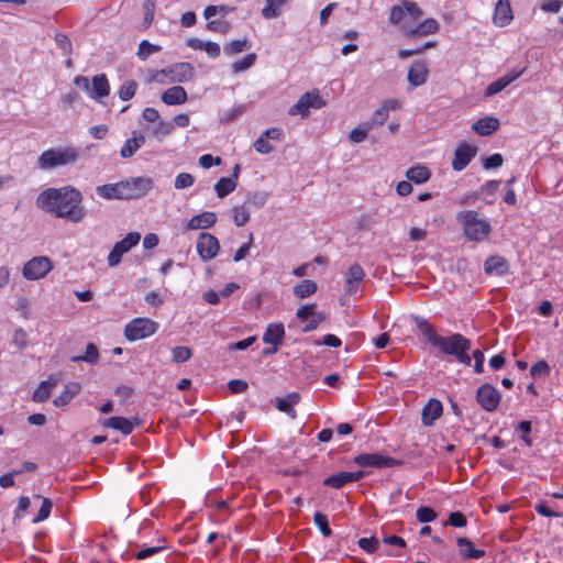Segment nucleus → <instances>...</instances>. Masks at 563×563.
<instances>
[{"instance_id": "nucleus-1", "label": "nucleus", "mask_w": 563, "mask_h": 563, "mask_svg": "<svg viewBox=\"0 0 563 563\" xmlns=\"http://www.w3.org/2000/svg\"><path fill=\"white\" fill-rule=\"evenodd\" d=\"M82 194L73 186L47 188L36 198V206L56 218L80 223L87 212L82 207Z\"/></svg>"}, {"instance_id": "nucleus-2", "label": "nucleus", "mask_w": 563, "mask_h": 563, "mask_svg": "<svg viewBox=\"0 0 563 563\" xmlns=\"http://www.w3.org/2000/svg\"><path fill=\"white\" fill-rule=\"evenodd\" d=\"M417 328L426 338L428 343L437 347L445 355L454 356L455 360L466 366L471 365V357L468 351L471 349V341L461 333H452L449 336H441L435 332L431 323L424 319L417 320Z\"/></svg>"}, {"instance_id": "nucleus-3", "label": "nucleus", "mask_w": 563, "mask_h": 563, "mask_svg": "<svg viewBox=\"0 0 563 563\" xmlns=\"http://www.w3.org/2000/svg\"><path fill=\"white\" fill-rule=\"evenodd\" d=\"M456 220L462 224L464 235L470 241L479 242L492 231L489 222L478 219V212L474 210L460 211L456 214Z\"/></svg>"}, {"instance_id": "nucleus-4", "label": "nucleus", "mask_w": 563, "mask_h": 563, "mask_svg": "<svg viewBox=\"0 0 563 563\" xmlns=\"http://www.w3.org/2000/svg\"><path fill=\"white\" fill-rule=\"evenodd\" d=\"M423 13L417 3L411 1H404L399 5H394L390 9L389 21L391 24L398 25L402 32L408 36L410 29L416 24Z\"/></svg>"}, {"instance_id": "nucleus-5", "label": "nucleus", "mask_w": 563, "mask_h": 563, "mask_svg": "<svg viewBox=\"0 0 563 563\" xmlns=\"http://www.w3.org/2000/svg\"><path fill=\"white\" fill-rule=\"evenodd\" d=\"M78 159V152L68 147L49 148L44 151L37 158L36 165L40 169L48 170L58 166L73 164Z\"/></svg>"}, {"instance_id": "nucleus-6", "label": "nucleus", "mask_w": 563, "mask_h": 563, "mask_svg": "<svg viewBox=\"0 0 563 563\" xmlns=\"http://www.w3.org/2000/svg\"><path fill=\"white\" fill-rule=\"evenodd\" d=\"M158 324L148 318H135L124 328V336L128 341H139L153 335Z\"/></svg>"}, {"instance_id": "nucleus-7", "label": "nucleus", "mask_w": 563, "mask_h": 563, "mask_svg": "<svg viewBox=\"0 0 563 563\" xmlns=\"http://www.w3.org/2000/svg\"><path fill=\"white\" fill-rule=\"evenodd\" d=\"M122 183L124 200L140 199L144 197L154 185L152 178L145 176L132 177L122 180Z\"/></svg>"}, {"instance_id": "nucleus-8", "label": "nucleus", "mask_w": 563, "mask_h": 563, "mask_svg": "<svg viewBox=\"0 0 563 563\" xmlns=\"http://www.w3.org/2000/svg\"><path fill=\"white\" fill-rule=\"evenodd\" d=\"M159 76L168 77L172 82H186L194 78L195 68L190 63L181 62L164 68L154 75L155 81H162Z\"/></svg>"}, {"instance_id": "nucleus-9", "label": "nucleus", "mask_w": 563, "mask_h": 563, "mask_svg": "<svg viewBox=\"0 0 563 563\" xmlns=\"http://www.w3.org/2000/svg\"><path fill=\"white\" fill-rule=\"evenodd\" d=\"M354 463L364 468H386L400 465V461L382 453H362L354 457Z\"/></svg>"}, {"instance_id": "nucleus-10", "label": "nucleus", "mask_w": 563, "mask_h": 563, "mask_svg": "<svg viewBox=\"0 0 563 563\" xmlns=\"http://www.w3.org/2000/svg\"><path fill=\"white\" fill-rule=\"evenodd\" d=\"M52 267V261L47 256H35L24 264L22 275L27 280H38L45 277Z\"/></svg>"}, {"instance_id": "nucleus-11", "label": "nucleus", "mask_w": 563, "mask_h": 563, "mask_svg": "<svg viewBox=\"0 0 563 563\" xmlns=\"http://www.w3.org/2000/svg\"><path fill=\"white\" fill-rule=\"evenodd\" d=\"M141 240V234L137 232H130L124 239L117 242L108 255V265L115 267L121 263L122 256L128 253L133 246L137 245Z\"/></svg>"}, {"instance_id": "nucleus-12", "label": "nucleus", "mask_w": 563, "mask_h": 563, "mask_svg": "<svg viewBox=\"0 0 563 563\" xmlns=\"http://www.w3.org/2000/svg\"><path fill=\"white\" fill-rule=\"evenodd\" d=\"M325 106V102L320 97L318 91L305 92L298 101L290 107L288 114L296 115L300 114L302 118L307 117L309 109H321Z\"/></svg>"}, {"instance_id": "nucleus-13", "label": "nucleus", "mask_w": 563, "mask_h": 563, "mask_svg": "<svg viewBox=\"0 0 563 563\" xmlns=\"http://www.w3.org/2000/svg\"><path fill=\"white\" fill-rule=\"evenodd\" d=\"M196 250L200 258L206 262L217 256L220 244L214 235L201 232L197 239Z\"/></svg>"}, {"instance_id": "nucleus-14", "label": "nucleus", "mask_w": 563, "mask_h": 563, "mask_svg": "<svg viewBox=\"0 0 563 563\" xmlns=\"http://www.w3.org/2000/svg\"><path fill=\"white\" fill-rule=\"evenodd\" d=\"M476 400L483 409L492 412L498 407L500 394L490 384H484L476 391Z\"/></svg>"}, {"instance_id": "nucleus-15", "label": "nucleus", "mask_w": 563, "mask_h": 563, "mask_svg": "<svg viewBox=\"0 0 563 563\" xmlns=\"http://www.w3.org/2000/svg\"><path fill=\"white\" fill-rule=\"evenodd\" d=\"M428 76H429V69H428L426 60H423V59L415 60L410 65V67L408 69V75H407V79H408L410 89H415L419 86L424 85L428 80Z\"/></svg>"}, {"instance_id": "nucleus-16", "label": "nucleus", "mask_w": 563, "mask_h": 563, "mask_svg": "<svg viewBox=\"0 0 563 563\" xmlns=\"http://www.w3.org/2000/svg\"><path fill=\"white\" fill-rule=\"evenodd\" d=\"M476 147H473L465 142H461L454 151L452 168L456 172L463 170L476 155Z\"/></svg>"}, {"instance_id": "nucleus-17", "label": "nucleus", "mask_w": 563, "mask_h": 563, "mask_svg": "<svg viewBox=\"0 0 563 563\" xmlns=\"http://www.w3.org/2000/svg\"><path fill=\"white\" fill-rule=\"evenodd\" d=\"M364 476H365V472L364 471L339 472V473H335V474H332V475L328 476L323 481V485L328 486V487H331V488L340 489L344 485H346L347 483L358 482Z\"/></svg>"}, {"instance_id": "nucleus-18", "label": "nucleus", "mask_w": 563, "mask_h": 563, "mask_svg": "<svg viewBox=\"0 0 563 563\" xmlns=\"http://www.w3.org/2000/svg\"><path fill=\"white\" fill-rule=\"evenodd\" d=\"M365 272L363 267L354 263L351 265L345 273V291L350 295H354L357 290V286L364 280Z\"/></svg>"}, {"instance_id": "nucleus-19", "label": "nucleus", "mask_w": 563, "mask_h": 563, "mask_svg": "<svg viewBox=\"0 0 563 563\" xmlns=\"http://www.w3.org/2000/svg\"><path fill=\"white\" fill-rule=\"evenodd\" d=\"M443 412V406L440 400L431 398L422 408V424L430 427L437 419L441 417Z\"/></svg>"}, {"instance_id": "nucleus-20", "label": "nucleus", "mask_w": 563, "mask_h": 563, "mask_svg": "<svg viewBox=\"0 0 563 563\" xmlns=\"http://www.w3.org/2000/svg\"><path fill=\"white\" fill-rule=\"evenodd\" d=\"M514 19L509 1L498 0L495 5L493 21L497 26H506Z\"/></svg>"}, {"instance_id": "nucleus-21", "label": "nucleus", "mask_w": 563, "mask_h": 563, "mask_svg": "<svg viewBox=\"0 0 563 563\" xmlns=\"http://www.w3.org/2000/svg\"><path fill=\"white\" fill-rule=\"evenodd\" d=\"M509 268L508 261L499 255L489 256L484 263L485 273L488 275L496 274L503 276L509 272Z\"/></svg>"}, {"instance_id": "nucleus-22", "label": "nucleus", "mask_w": 563, "mask_h": 563, "mask_svg": "<svg viewBox=\"0 0 563 563\" xmlns=\"http://www.w3.org/2000/svg\"><path fill=\"white\" fill-rule=\"evenodd\" d=\"M285 328L283 323H269L263 333L262 340L265 344L279 346L283 344Z\"/></svg>"}, {"instance_id": "nucleus-23", "label": "nucleus", "mask_w": 563, "mask_h": 563, "mask_svg": "<svg viewBox=\"0 0 563 563\" xmlns=\"http://www.w3.org/2000/svg\"><path fill=\"white\" fill-rule=\"evenodd\" d=\"M122 186V180L112 184H104L98 186L96 188V192L99 197L107 200H124V192Z\"/></svg>"}, {"instance_id": "nucleus-24", "label": "nucleus", "mask_w": 563, "mask_h": 563, "mask_svg": "<svg viewBox=\"0 0 563 563\" xmlns=\"http://www.w3.org/2000/svg\"><path fill=\"white\" fill-rule=\"evenodd\" d=\"M217 222V214L212 211H205L194 216L186 224L187 230L209 229Z\"/></svg>"}, {"instance_id": "nucleus-25", "label": "nucleus", "mask_w": 563, "mask_h": 563, "mask_svg": "<svg viewBox=\"0 0 563 563\" xmlns=\"http://www.w3.org/2000/svg\"><path fill=\"white\" fill-rule=\"evenodd\" d=\"M58 377L51 375L46 380L40 383L34 390L32 399L35 402H45L49 399L53 388L57 385Z\"/></svg>"}, {"instance_id": "nucleus-26", "label": "nucleus", "mask_w": 563, "mask_h": 563, "mask_svg": "<svg viewBox=\"0 0 563 563\" xmlns=\"http://www.w3.org/2000/svg\"><path fill=\"white\" fill-rule=\"evenodd\" d=\"M439 22L434 19H427L422 22H417L413 24L412 29H410L407 37L412 38L416 36H427L430 34H434L439 31Z\"/></svg>"}, {"instance_id": "nucleus-27", "label": "nucleus", "mask_w": 563, "mask_h": 563, "mask_svg": "<svg viewBox=\"0 0 563 563\" xmlns=\"http://www.w3.org/2000/svg\"><path fill=\"white\" fill-rule=\"evenodd\" d=\"M145 143V136L137 132L133 131L132 136L125 141L123 146L121 147L120 155L122 158L132 157L136 151Z\"/></svg>"}, {"instance_id": "nucleus-28", "label": "nucleus", "mask_w": 563, "mask_h": 563, "mask_svg": "<svg viewBox=\"0 0 563 563\" xmlns=\"http://www.w3.org/2000/svg\"><path fill=\"white\" fill-rule=\"evenodd\" d=\"M187 98V92L181 86H173L162 95V101L168 106L185 103Z\"/></svg>"}, {"instance_id": "nucleus-29", "label": "nucleus", "mask_w": 563, "mask_h": 563, "mask_svg": "<svg viewBox=\"0 0 563 563\" xmlns=\"http://www.w3.org/2000/svg\"><path fill=\"white\" fill-rule=\"evenodd\" d=\"M499 120L495 117H484L477 120L472 129L479 135L487 136L496 132L499 128Z\"/></svg>"}, {"instance_id": "nucleus-30", "label": "nucleus", "mask_w": 563, "mask_h": 563, "mask_svg": "<svg viewBox=\"0 0 563 563\" xmlns=\"http://www.w3.org/2000/svg\"><path fill=\"white\" fill-rule=\"evenodd\" d=\"M300 396L298 393H290L284 398H276V408L289 416L291 419L297 417V412L294 409V405L298 404Z\"/></svg>"}, {"instance_id": "nucleus-31", "label": "nucleus", "mask_w": 563, "mask_h": 563, "mask_svg": "<svg viewBox=\"0 0 563 563\" xmlns=\"http://www.w3.org/2000/svg\"><path fill=\"white\" fill-rule=\"evenodd\" d=\"M102 424L106 428L118 430L124 435L132 433L134 429V424L131 420L118 416L106 419Z\"/></svg>"}, {"instance_id": "nucleus-32", "label": "nucleus", "mask_w": 563, "mask_h": 563, "mask_svg": "<svg viewBox=\"0 0 563 563\" xmlns=\"http://www.w3.org/2000/svg\"><path fill=\"white\" fill-rule=\"evenodd\" d=\"M456 544L460 548V553L464 559H481L485 555L484 550L475 549L472 541L465 537L457 538Z\"/></svg>"}, {"instance_id": "nucleus-33", "label": "nucleus", "mask_w": 563, "mask_h": 563, "mask_svg": "<svg viewBox=\"0 0 563 563\" xmlns=\"http://www.w3.org/2000/svg\"><path fill=\"white\" fill-rule=\"evenodd\" d=\"M110 93V85L106 75H96L92 78L91 98L99 99Z\"/></svg>"}, {"instance_id": "nucleus-34", "label": "nucleus", "mask_w": 563, "mask_h": 563, "mask_svg": "<svg viewBox=\"0 0 563 563\" xmlns=\"http://www.w3.org/2000/svg\"><path fill=\"white\" fill-rule=\"evenodd\" d=\"M406 177L415 184H423L430 179L431 172L427 166L416 165L406 172Z\"/></svg>"}, {"instance_id": "nucleus-35", "label": "nucleus", "mask_w": 563, "mask_h": 563, "mask_svg": "<svg viewBox=\"0 0 563 563\" xmlns=\"http://www.w3.org/2000/svg\"><path fill=\"white\" fill-rule=\"evenodd\" d=\"M80 391V385L71 382L65 386V390L54 399L56 407H63L70 402L74 396Z\"/></svg>"}, {"instance_id": "nucleus-36", "label": "nucleus", "mask_w": 563, "mask_h": 563, "mask_svg": "<svg viewBox=\"0 0 563 563\" xmlns=\"http://www.w3.org/2000/svg\"><path fill=\"white\" fill-rule=\"evenodd\" d=\"M318 289L317 283L311 279H303L292 288V294L300 299L312 296Z\"/></svg>"}, {"instance_id": "nucleus-37", "label": "nucleus", "mask_w": 563, "mask_h": 563, "mask_svg": "<svg viewBox=\"0 0 563 563\" xmlns=\"http://www.w3.org/2000/svg\"><path fill=\"white\" fill-rule=\"evenodd\" d=\"M99 360V351L95 343H88L86 345V352L82 355H75L70 357L71 362L79 363L86 362L89 364H96Z\"/></svg>"}, {"instance_id": "nucleus-38", "label": "nucleus", "mask_w": 563, "mask_h": 563, "mask_svg": "<svg viewBox=\"0 0 563 563\" xmlns=\"http://www.w3.org/2000/svg\"><path fill=\"white\" fill-rule=\"evenodd\" d=\"M287 2L288 0H266V4L262 9V16L266 20L279 16L280 8Z\"/></svg>"}, {"instance_id": "nucleus-39", "label": "nucleus", "mask_w": 563, "mask_h": 563, "mask_svg": "<svg viewBox=\"0 0 563 563\" xmlns=\"http://www.w3.org/2000/svg\"><path fill=\"white\" fill-rule=\"evenodd\" d=\"M236 185L234 178L222 177L214 185V190L219 198H224L236 188Z\"/></svg>"}, {"instance_id": "nucleus-40", "label": "nucleus", "mask_w": 563, "mask_h": 563, "mask_svg": "<svg viewBox=\"0 0 563 563\" xmlns=\"http://www.w3.org/2000/svg\"><path fill=\"white\" fill-rule=\"evenodd\" d=\"M251 47V43L249 38L244 37L242 40H233L230 43L225 44L223 47L224 54L228 56H232Z\"/></svg>"}, {"instance_id": "nucleus-41", "label": "nucleus", "mask_w": 563, "mask_h": 563, "mask_svg": "<svg viewBox=\"0 0 563 563\" xmlns=\"http://www.w3.org/2000/svg\"><path fill=\"white\" fill-rule=\"evenodd\" d=\"M34 498L42 500V506L37 512V516L33 519V522H41L46 520L52 511L53 503L49 498L42 497L41 495H35Z\"/></svg>"}, {"instance_id": "nucleus-42", "label": "nucleus", "mask_w": 563, "mask_h": 563, "mask_svg": "<svg viewBox=\"0 0 563 563\" xmlns=\"http://www.w3.org/2000/svg\"><path fill=\"white\" fill-rule=\"evenodd\" d=\"M372 130L371 124L362 122L350 132V140L353 143H361L365 141L367 133Z\"/></svg>"}, {"instance_id": "nucleus-43", "label": "nucleus", "mask_w": 563, "mask_h": 563, "mask_svg": "<svg viewBox=\"0 0 563 563\" xmlns=\"http://www.w3.org/2000/svg\"><path fill=\"white\" fill-rule=\"evenodd\" d=\"M137 89V82L133 79L124 81V84L120 87L118 95L119 98L123 101H128L135 96Z\"/></svg>"}, {"instance_id": "nucleus-44", "label": "nucleus", "mask_w": 563, "mask_h": 563, "mask_svg": "<svg viewBox=\"0 0 563 563\" xmlns=\"http://www.w3.org/2000/svg\"><path fill=\"white\" fill-rule=\"evenodd\" d=\"M159 51H161V46L152 44L146 40H143L139 44V51H137L136 55L141 60H146L150 57V55L157 53Z\"/></svg>"}, {"instance_id": "nucleus-45", "label": "nucleus", "mask_w": 563, "mask_h": 563, "mask_svg": "<svg viewBox=\"0 0 563 563\" xmlns=\"http://www.w3.org/2000/svg\"><path fill=\"white\" fill-rule=\"evenodd\" d=\"M255 60H256V54L250 53V54L245 55L242 59L234 62L232 64V70L235 74L242 73V71L251 68L255 64Z\"/></svg>"}, {"instance_id": "nucleus-46", "label": "nucleus", "mask_w": 563, "mask_h": 563, "mask_svg": "<svg viewBox=\"0 0 563 563\" xmlns=\"http://www.w3.org/2000/svg\"><path fill=\"white\" fill-rule=\"evenodd\" d=\"M54 40L65 56L69 57L73 55V44L67 34L62 32L56 33Z\"/></svg>"}, {"instance_id": "nucleus-47", "label": "nucleus", "mask_w": 563, "mask_h": 563, "mask_svg": "<svg viewBox=\"0 0 563 563\" xmlns=\"http://www.w3.org/2000/svg\"><path fill=\"white\" fill-rule=\"evenodd\" d=\"M313 522L324 537H330L332 534V530L329 526V519L327 515L320 511H316L313 515Z\"/></svg>"}, {"instance_id": "nucleus-48", "label": "nucleus", "mask_w": 563, "mask_h": 563, "mask_svg": "<svg viewBox=\"0 0 563 563\" xmlns=\"http://www.w3.org/2000/svg\"><path fill=\"white\" fill-rule=\"evenodd\" d=\"M174 131V124L168 121H158L157 124L153 128L152 133L153 135L162 140L163 137L172 134Z\"/></svg>"}, {"instance_id": "nucleus-49", "label": "nucleus", "mask_w": 563, "mask_h": 563, "mask_svg": "<svg viewBox=\"0 0 563 563\" xmlns=\"http://www.w3.org/2000/svg\"><path fill=\"white\" fill-rule=\"evenodd\" d=\"M233 212V221L236 227H243L250 220V212L249 210L243 206H235L232 209Z\"/></svg>"}, {"instance_id": "nucleus-50", "label": "nucleus", "mask_w": 563, "mask_h": 563, "mask_svg": "<svg viewBox=\"0 0 563 563\" xmlns=\"http://www.w3.org/2000/svg\"><path fill=\"white\" fill-rule=\"evenodd\" d=\"M268 199V194L265 191L250 192L246 197L245 203H249L257 209L264 207Z\"/></svg>"}, {"instance_id": "nucleus-51", "label": "nucleus", "mask_w": 563, "mask_h": 563, "mask_svg": "<svg viewBox=\"0 0 563 563\" xmlns=\"http://www.w3.org/2000/svg\"><path fill=\"white\" fill-rule=\"evenodd\" d=\"M234 8L228 5H208L203 11L206 20L212 19L216 14H220L224 18L229 12L233 11Z\"/></svg>"}, {"instance_id": "nucleus-52", "label": "nucleus", "mask_w": 563, "mask_h": 563, "mask_svg": "<svg viewBox=\"0 0 563 563\" xmlns=\"http://www.w3.org/2000/svg\"><path fill=\"white\" fill-rule=\"evenodd\" d=\"M388 117L389 112L387 107L382 106L375 110L372 119L366 121V123H369L371 128L373 129L375 125H383L387 121Z\"/></svg>"}, {"instance_id": "nucleus-53", "label": "nucleus", "mask_w": 563, "mask_h": 563, "mask_svg": "<svg viewBox=\"0 0 563 563\" xmlns=\"http://www.w3.org/2000/svg\"><path fill=\"white\" fill-rule=\"evenodd\" d=\"M206 27H207V30H209L211 32L227 34L231 29V24L223 20H211L210 19V20H208Z\"/></svg>"}, {"instance_id": "nucleus-54", "label": "nucleus", "mask_w": 563, "mask_h": 563, "mask_svg": "<svg viewBox=\"0 0 563 563\" xmlns=\"http://www.w3.org/2000/svg\"><path fill=\"white\" fill-rule=\"evenodd\" d=\"M416 516L419 522L428 523L435 520L437 512L431 507L421 506L417 509Z\"/></svg>"}, {"instance_id": "nucleus-55", "label": "nucleus", "mask_w": 563, "mask_h": 563, "mask_svg": "<svg viewBox=\"0 0 563 563\" xmlns=\"http://www.w3.org/2000/svg\"><path fill=\"white\" fill-rule=\"evenodd\" d=\"M191 350L187 346H176L172 350V358L175 363H184L191 357Z\"/></svg>"}, {"instance_id": "nucleus-56", "label": "nucleus", "mask_w": 563, "mask_h": 563, "mask_svg": "<svg viewBox=\"0 0 563 563\" xmlns=\"http://www.w3.org/2000/svg\"><path fill=\"white\" fill-rule=\"evenodd\" d=\"M195 177L189 173H180L176 176L174 186L176 189L189 188L194 185Z\"/></svg>"}, {"instance_id": "nucleus-57", "label": "nucleus", "mask_w": 563, "mask_h": 563, "mask_svg": "<svg viewBox=\"0 0 563 563\" xmlns=\"http://www.w3.org/2000/svg\"><path fill=\"white\" fill-rule=\"evenodd\" d=\"M509 85L507 84V80H505V78H503V77H499L497 80H495L494 82H492L487 86V88L485 89V96L486 97L495 96V95L499 93L500 91H503Z\"/></svg>"}, {"instance_id": "nucleus-58", "label": "nucleus", "mask_w": 563, "mask_h": 563, "mask_svg": "<svg viewBox=\"0 0 563 563\" xmlns=\"http://www.w3.org/2000/svg\"><path fill=\"white\" fill-rule=\"evenodd\" d=\"M167 548L166 547H162V545H157V547H145L141 550H139L135 554H134V558L136 560H145L154 554H157V553H161V552H164L166 551Z\"/></svg>"}, {"instance_id": "nucleus-59", "label": "nucleus", "mask_w": 563, "mask_h": 563, "mask_svg": "<svg viewBox=\"0 0 563 563\" xmlns=\"http://www.w3.org/2000/svg\"><path fill=\"white\" fill-rule=\"evenodd\" d=\"M551 372L549 364L544 361H538L530 368V375L532 377L548 376Z\"/></svg>"}, {"instance_id": "nucleus-60", "label": "nucleus", "mask_w": 563, "mask_h": 563, "mask_svg": "<svg viewBox=\"0 0 563 563\" xmlns=\"http://www.w3.org/2000/svg\"><path fill=\"white\" fill-rule=\"evenodd\" d=\"M245 112V106L244 104H240L238 107H234L230 110H227L223 112V114L221 115V122H232L234 121L235 119H238L240 115H242V113Z\"/></svg>"}, {"instance_id": "nucleus-61", "label": "nucleus", "mask_w": 563, "mask_h": 563, "mask_svg": "<svg viewBox=\"0 0 563 563\" xmlns=\"http://www.w3.org/2000/svg\"><path fill=\"white\" fill-rule=\"evenodd\" d=\"M253 241H254V236L251 233L249 236V241L243 243L234 253V256H233L234 262H240L249 255V252L253 245Z\"/></svg>"}, {"instance_id": "nucleus-62", "label": "nucleus", "mask_w": 563, "mask_h": 563, "mask_svg": "<svg viewBox=\"0 0 563 563\" xmlns=\"http://www.w3.org/2000/svg\"><path fill=\"white\" fill-rule=\"evenodd\" d=\"M12 343L18 347L19 351H22L27 346V335L22 328L15 329Z\"/></svg>"}, {"instance_id": "nucleus-63", "label": "nucleus", "mask_w": 563, "mask_h": 563, "mask_svg": "<svg viewBox=\"0 0 563 563\" xmlns=\"http://www.w3.org/2000/svg\"><path fill=\"white\" fill-rule=\"evenodd\" d=\"M517 430L521 432V440L528 445H532V439L530 438L529 433L531 432V421L523 420L520 421L517 426Z\"/></svg>"}, {"instance_id": "nucleus-64", "label": "nucleus", "mask_w": 563, "mask_h": 563, "mask_svg": "<svg viewBox=\"0 0 563 563\" xmlns=\"http://www.w3.org/2000/svg\"><path fill=\"white\" fill-rule=\"evenodd\" d=\"M358 547L367 553L376 552L378 548V540L375 537L361 538L357 542Z\"/></svg>"}]
</instances>
